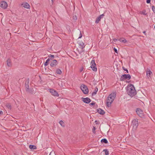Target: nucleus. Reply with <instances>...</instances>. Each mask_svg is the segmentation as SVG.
I'll list each match as a JSON object with an SVG mask.
<instances>
[{
	"instance_id": "a211bd4d",
	"label": "nucleus",
	"mask_w": 155,
	"mask_h": 155,
	"mask_svg": "<svg viewBox=\"0 0 155 155\" xmlns=\"http://www.w3.org/2000/svg\"><path fill=\"white\" fill-rule=\"evenodd\" d=\"M6 62L7 65L8 67H11L12 66V65L11 62V61L10 59H8L6 61Z\"/></svg>"
},
{
	"instance_id": "a19ab883",
	"label": "nucleus",
	"mask_w": 155,
	"mask_h": 155,
	"mask_svg": "<svg viewBox=\"0 0 155 155\" xmlns=\"http://www.w3.org/2000/svg\"><path fill=\"white\" fill-rule=\"evenodd\" d=\"M117 40L116 38H114L113 39V41L115 42H116Z\"/></svg>"
},
{
	"instance_id": "f704fd0d",
	"label": "nucleus",
	"mask_w": 155,
	"mask_h": 155,
	"mask_svg": "<svg viewBox=\"0 0 155 155\" xmlns=\"http://www.w3.org/2000/svg\"><path fill=\"white\" fill-rule=\"evenodd\" d=\"M95 123L96 124H99V121L96 120L95 121Z\"/></svg>"
},
{
	"instance_id": "49530a36",
	"label": "nucleus",
	"mask_w": 155,
	"mask_h": 155,
	"mask_svg": "<svg viewBox=\"0 0 155 155\" xmlns=\"http://www.w3.org/2000/svg\"><path fill=\"white\" fill-rule=\"evenodd\" d=\"M15 155H17V154H15Z\"/></svg>"
},
{
	"instance_id": "37998d69",
	"label": "nucleus",
	"mask_w": 155,
	"mask_h": 155,
	"mask_svg": "<svg viewBox=\"0 0 155 155\" xmlns=\"http://www.w3.org/2000/svg\"><path fill=\"white\" fill-rule=\"evenodd\" d=\"M3 114V112L2 111L0 110V115L2 114Z\"/></svg>"
},
{
	"instance_id": "423d86ee",
	"label": "nucleus",
	"mask_w": 155,
	"mask_h": 155,
	"mask_svg": "<svg viewBox=\"0 0 155 155\" xmlns=\"http://www.w3.org/2000/svg\"><path fill=\"white\" fill-rule=\"evenodd\" d=\"M91 67L92 70L96 72L97 71V68L96 67V64L95 62V60L92 59L91 63Z\"/></svg>"
},
{
	"instance_id": "7ed1b4c3",
	"label": "nucleus",
	"mask_w": 155,
	"mask_h": 155,
	"mask_svg": "<svg viewBox=\"0 0 155 155\" xmlns=\"http://www.w3.org/2000/svg\"><path fill=\"white\" fill-rule=\"evenodd\" d=\"M132 124L133 126L132 129L133 130H136L137 127L138 125V120L136 119H134L133 120L132 122Z\"/></svg>"
},
{
	"instance_id": "f03ea898",
	"label": "nucleus",
	"mask_w": 155,
	"mask_h": 155,
	"mask_svg": "<svg viewBox=\"0 0 155 155\" xmlns=\"http://www.w3.org/2000/svg\"><path fill=\"white\" fill-rule=\"evenodd\" d=\"M116 95V92L112 93L109 95L106 100V104L107 107H109L110 106L111 104L114 101Z\"/></svg>"
},
{
	"instance_id": "2eb2a0df",
	"label": "nucleus",
	"mask_w": 155,
	"mask_h": 155,
	"mask_svg": "<svg viewBox=\"0 0 155 155\" xmlns=\"http://www.w3.org/2000/svg\"><path fill=\"white\" fill-rule=\"evenodd\" d=\"M78 44L80 46V48L81 49H83L85 47L84 43L81 41H79Z\"/></svg>"
},
{
	"instance_id": "bb28decb",
	"label": "nucleus",
	"mask_w": 155,
	"mask_h": 155,
	"mask_svg": "<svg viewBox=\"0 0 155 155\" xmlns=\"http://www.w3.org/2000/svg\"><path fill=\"white\" fill-rule=\"evenodd\" d=\"M59 123L60 124V125L62 127H64V122L62 120H61L59 122Z\"/></svg>"
},
{
	"instance_id": "473e14b6",
	"label": "nucleus",
	"mask_w": 155,
	"mask_h": 155,
	"mask_svg": "<svg viewBox=\"0 0 155 155\" xmlns=\"http://www.w3.org/2000/svg\"><path fill=\"white\" fill-rule=\"evenodd\" d=\"M95 127H93V128L92 129V131L93 133H95Z\"/></svg>"
},
{
	"instance_id": "7c9ffc66",
	"label": "nucleus",
	"mask_w": 155,
	"mask_h": 155,
	"mask_svg": "<svg viewBox=\"0 0 155 155\" xmlns=\"http://www.w3.org/2000/svg\"><path fill=\"white\" fill-rule=\"evenodd\" d=\"M152 8L153 12L155 14V7L154 6H153L152 7Z\"/></svg>"
},
{
	"instance_id": "aec40b11",
	"label": "nucleus",
	"mask_w": 155,
	"mask_h": 155,
	"mask_svg": "<svg viewBox=\"0 0 155 155\" xmlns=\"http://www.w3.org/2000/svg\"><path fill=\"white\" fill-rule=\"evenodd\" d=\"M53 71H55L57 73L59 74H61L62 73L61 70L59 69H57L55 71L54 70H53Z\"/></svg>"
},
{
	"instance_id": "0eeeda50",
	"label": "nucleus",
	"mask_w": 155,
	"mask_h": 155,
	"mask_svg": "<svg viewBox=\"0 0 155 155\" xmlns=\"http://www.w3.org/2000/svg\"><path fill=\"white\" fill-rule=\"evenodd\" d=\"M136 112L137 115L141 117H143L144 115L143 111L140 108H137L136 110Z\"/></svg>"
},
{
	"instance_id": "4468645a",
	"label": "nucleus",
	"mask_w": 155,
	"mask_h": 155,
	"mask_svg": "<svg viewBox=\"0 0 155 155\" xmlns=\"http://www.w3.org/2000/svg\"><path fill=\"white\" fill-rule=\"evenodd\" d=\"M147 76L148 78L150 77L151 75H152V72L149 70L148 69L146 71Z\"/></svg>"
},
{
	"instance_id": "e433bc0d",
	"label": "nucleus",
	"mask_w": 155,
	"mask_h": 155,
	"mask_svg": "<svg viewBox=\"0 0 155 155\" xmlns=\"http://www.w3.org/2000/svg\"><path fill=\"white\" fill-rule=\"evenodd\" d=\"M151 0H147L146 2L147 4H149Z\"/></svg>"
},
{
	"instance_id": "c9c22d12",
	"label": "nucleus",
	"mask_w": 155,
	"mask_h": 155,
	"mask_svg": "<svg viewBox=\"0 0 155 155\" xmlns=\"http://www.w3.org/2000/svg\"><path fill=\"white\" fill-rule=\"evenodd\" d=\"M82 37V35L81 32H80V35H79V37L78 38H81Z\"/></svg>"
},
{
	"instance_id": "ddd939ff",
	"label": "nucleus",
	"mask_w": 155,
	"mask_h": 155,
	"mask_svg": "<svg viewBox=\"0 0 155 155\" xmlns=\"http://www.w3.org/2000/svg\"><path fill=\"white\" fill-rule=\"evenodd\" d=\"M29 78H28L26 79L25 83V88L26 90L29 89Z\"/></svg>"
},
{
	"instance_id": "79ce46f5",
	"label": "nucleus",
	"mask_w": 155,
	"mask_h": 155,
	"mask_svg": "<svg viewBox=\"0 0 155 155\" xmlns=\"http://www.w3.org/2000/svg\"><path fill=\"white\" fill-rule=\"evenodd\" d=\"M73 18L74 20H76L77 19V18L76 16H74L73 17Z\"/></svg>"
},
{
	"instance_id": "f3484780",
	"label": "nucleus",
	"mask_w": 155,
	"mask_h": 155,
	"mask_svg": "<svg viewBox=\"0 0 155 155\" xmlns=\"http://www.w3.org/2000/svg\"><path fill=\"white\" fill-rule=\"evenodd\" d=\"M22 5L24 7L26 8H29L30 7L29 5L27 2H25L22 4Z\"/></svg>"
},
{
	"instance_id": "58836bf2",
	"label": "nucleus",
	"mask_w": 155,
	"mask_h": 155,
	"mask_svg": "<svg viewBox=\"0 0 155 155\" xmlns=\"http://www.w3.org/2000/svg\"><path fill=\"white\" fill-rule=\"evenodd\" d=\"M83 67H82L80 69V72H81L83 71Z\"/></svg>"
},
{
	"instance_id": "5701e85b",
	"label": "nucleus",
	"mask_w": 155,
	"mask_h": 155,
	"mask_svg": "<svg viewBox=\"0 0 155 155\" xmlns=\"http://www.w3.org/2000/svg\"><path fill=\"white\" fill-rule=\"evenodd\" d=\"M29 147L30 149H31L34 150L36 149V146L34 145H30L29 146Z\"/></svg>"
},
{
	"instance_id": "f8f14e48",
	"label": "nucleus",
	"mask_w": 155,
	"mask_h": 155,
	"mask_svg": "<svg viewBox=\"0 0 155 155\" xmlns=\"http://www.w3.org/2000/svg\"><path fill=\"white\" fill-rule=\"evenodd\" d=\"M104 16V14L100 15L98 17H97L96 19L95 23L96 24L98 23L99 21H100L101 19Z\"/></svg>"
},
{
	"instance_id": "f257e3e1",
	"label": "nucleus",
	"mask_w": 155,
	"mask_h": 155,
	"mask_svg": "<svg viewBox=\"0 0 155 155\" xmlns=\"http://www.w3.org/2000/svg\"><path fill=\"white\" fill-rule=\"evenodd\" d=\"M126 89L128 94L130 97H133L136 95L137 93L135 88L133 85L130 84L128 85Z\"/></svg>"
},
{
	"instance_id": "412c9836",
	"label": "nucleus",
	"mask_w": 155,
	"mask_h": 155,
	"mask_svg": "<svg viewBox=\"0 0 155 155\" xmlns=\"http://www.w3.org/2000/svg\"><path fill=\"white\" fill-rule=\"evenodd\" d=\"M26 91L27 92L31 93V94H33L34 93V91L32 89H30L29 88V89H28H28H27Z\"/></svg>"
},
{
	"instance_id": "dca6fc26",
	"label": "nucleus",
	"mask_w": 155,
	"mask_h": 155,
	"mask_svg": "<svg viewBox=\"0 0 155 155\" xmlns=\"http://www.w3.org/2000/svg\"><path fill=\"white\" fill-rule=\"evenodd\" d=\"M97 112L101 115H104L105 114L104 110L101 108L97 109Z\"/></svg>"
},
{
	"instance_id": "6e6552de",
	"label": "nucleus",
	"mask_w": 155,
	"mask_h": 155,
	"mask_svg": "<svg viewBox=\"0 0 155 155\" xmlns=\"http://www.w3.org/2000/svg\"><path fill=\"white\" fill-rule=\"evenodd\" d=\"M58 63V62L55 59H54L51 62L50 65L51 66V67L52 70L54 69L53 68L57 65Z\"/></svg>"
},
{
	"instance_id": "4c0bfd02",
	"label": "nucleus",
	"mask_w": 155,
	"mask_h": 155,
	"mask_svg": "<svg viewBox=\"0 0 155 155\" xmlns=\"http://www.w3.org/2000/svg\"><path fill=\"white\" fill-rule=\"evenodd\" d=\"M123 38H120V39H119V41H120L122 42V41H123Z\"/></svg>"
},
{
	"instance_id": "393cba45",
	"label": "nucleus",
	"mask_w": 155,
	"mask_h": 155,
	"mask_svg": "<svg viewBox=\"0 0 155 155\" xmlns=\"http://www.w3.org/2000/svg\"><path fill=\"white\" fill-rule=\"evenodd\" d=\"M6 107H7L8 109H10V110L11 109V106L10 104L9 103H7L6 104Z\"/></svg>"
},
{
	"instance_id": "1a4fd4ad",
	"label": "nucleus",
	"mask_w": 155,
	"mask_h": 155,
	"mask_svg": "<svg viewBox=\"0 0 155 155\" xmlns=\"http://www.w3.org/2000/svg\"><path fill=\"white\" fill-rule=\"evenodd\" d=\"M8 6V4L5 1H2L0 2V7L4 9L6 8Z\"/></svg>"
},
{
	"instance_id": "2f4dec72",
	"label": "nucleus",
	"mask_w": 155,
	"mask_h": 155,
	"mask_svg": "<svg viewBox=\"0 0 155 155\" xmlns=\"http://www.w3.org/2000/svg\"><path fill=\"white\" fill-rule=\"evenodd\" d=\"M95 104V102H92L91 103H90L89 104V105L90 106H92L94 105Z\"/></svg>"
},
{
	"instance_id": "39448f33",
	"label": "nucleus",
	"mask_w": 155,
	"mask_h": 155,
	"mask_svg": "<svg viewBox=\"0 0 155 155\" xmlns=\"http://www.w3.org/2000/svg\"><path fill=\"white\" fill-rule=\"evenodd\" d=\"M131 76L129 74H124L121 76L120 80V81H123L127 79L129 80L131 79Z\"/></svg>"
},
{
	"instance_id": "c85d7f7f",
	"label": "nucleus",
	"mask_w": 155,
	"mask_h": 155,
	"mask_svg": "<svg viewBox=\"0 0 155 155\" xmlns=\"http://www.w3.org/2000/svg\"><path fill=\"white\" fill-rule=\"evenodd\" d=\"M122 68H123V70H124V71H126V73H129L128 71V70L127 69L125 68L124 67H122Z\"/></svg>"
},
{
	"instance_id": "9d476101",
	"label": "nucleus",
	"mask_w": 155,
	"mask_h": 155,
	"mask_svg": "<svg viewBox=\"0 0 155 155\" xmlns=\"http://www.w3.org/2000/svg\"><path fill=\"white\" fill-rule=\"evenodd\" d=\"M50 92L51 94L54 96L58 97L59 95L58 92L55 90L53 89H51L50 90Z\"/></svg>"
},
{
	"instance_id": "72a5a7b5",
	"label": "nucleus",
	"mask_w": 155,
	"mask_h": 155,
	"mask_svg": "<svg viewBox=\"0 0 155 155\" xmlns=\"http://www.w3.org/2000/svg\"><path fill=\"white\" fill-rule=\"evenodd\" d=\"M114 51L115 52H116L117 53H118L117 50L116 48H114Z\"/></svg>"
},
{
	"instance_id": "9b49d317",
	"label": "nucleus",
	"mask_w": 155,
	"mask_h": 155,
	"mask_svg": "<svg viewBox=\"0 0 155 155\" xmlns=\"http://www.w3.org/2000/svg\"><path fill=\"white\" fill-rule=\"evenodd\" d=\"M82 101L83 102L86 104H89L91 101V100L88 97L83 98L82 97Z\"/></svg>"
},
{
	"instance_id": "c756f323",
	"label": "nucleus",
	"mask_w": 155,
	"mask_h": 155,
	"mask_svg": "<svg viewBox=\"0 0 155 155\" xmlns=\"http://www.w3.org/2000/svg\"><path fill=\"white\" fill-rule=\"evenodd\" d=\"M123 41H122V42H123L124 43H126L127 42V41L124 38H123Z\"/></svg>"
},
{
	"instance_id": "6ab92c4d",
	"label": "nucleus",
	"mask_w": 155,
	"mask_h": 155,
	"mask_svg": "<svg viewBox=\"0 0 155 155\" xmlns=\"http://www.w3.org/2000/svg\"><path fill=\"white\" fill-rule=\"evenodd\" d=\"M98 88L97 87H96L94 91V92L92 93V95L94 96L96 94H97V92L98 91Z\"/></svg>"
},
{
	"instance_id": "cd10ccee",
	"label": "nucleus",
	"mask_w": 155,
	"mask_h": 155,
	"mask_svg": "<svg viewBox=\"0 0 155 155\" xmlns=\"http://www.w3.org/2000/svg\"><path fill=\"white\" fill-rule=\"evenodd\" d=\"M103 151L105 152V155H108L109 154V151L107 149H105Z\"/></svg>"
},
{
	"instance_id": "4be33fe9",
	"label": "nucleus",
	"mask_w": 155,
	"mask_h": 155,
	"mask_svg": "<svg viewBox=\"0 0 155 155\" xmlns=\"http://www.w3.org/2000/svg\"><path fill=\"white\" fill-rule=\"evenodd\" d=\"M48 59L50 60H52L54 58V56L53 55L50 54L48 56Z\"/></svg>"
},
{
	"instance_id": "c03bdc74",
	"label": "nucleus",
	"mask_w": 155,
	"mask_h": 155,
	"mask_svg": "<svg viewBox=\"0 0 155 155\" xmlns=\"http://www.w3.org/2000/svg\"><path fill=\"white\" fill-rule=\"evenodd\" d=\"M143 33L144 34H145L146 33V31H144L143 32Z\"/></svg>"
},
{
	"instance_id": "a878e982",
	"label": "nucleus",
	"mask_w": 155,
	"mask_h": 155,
	"mask_svg": "<svg viewBox=\"0 0 155 155\" xmlns=\"http://www.w3.org/2000/svg\"><path fill=\"white\" fill-rule=\"evenodd\" d=\"M50 61V60H49V59H47L44 63V65L45 66H46L48 65V62Z\"/></svg>"
},
{
	"instance_id": "b1692460",
	"label": "nucleus",
	"mask_w": 155,
	"mask_h": 155,
	"mask_svg": "<svg viewBox=\"0 0 155 155\" xmlns=\"http://www.w3.org/2000/svg\"><path fill=\"white\" fill-rule=\"evenodd\" d=\"M101 142L102 143H108L107 140L105 138L102 139L101 140Z\"/></svg>"
},
{
	"instance_id": "20e7f679",
	"label": "nucleus",
	"mask_w": 155,
	"mask_h": 155,
	"mask_svg": "<svg viewBox=\"0 0 155 155\" xmlns=\"http://www.w3.org/2000/svg\"><path fill=\"white\" fill-rule=\"evenodd\" d=\"M81 89L84 94L88 93L89 91L87 87L84 84H82L80 87Z\"/></svg>"
},
{
	"instance_id": "a18cd8bd",
	"label": "nucleus",
	"mask_w": 155,
	"mask_h": 155,
	"mask_svg": "<svg viewBox=\"0 0 155 155\" xmlns=\"http://www.w3.org/2000/svg\"><path fill=\"white\" fill-rule=\"evenodd\" d=\"M51 155V153H50V154H49V155Z\"/></svg>"
},
{
	"instance_id": "ea45409f",
	"label": "nucleus",
	"mask_w": 155,
	"mask_h": 155,
	"mask_svg": "<svg viewBox=\"0 0 155 155\" xmlns=\"http://www.w3.org/2000/svg\"><path fill=\"white\" fill-rule=\"evenodd\" d=\"M146 12V11H145L144 12L143 11L142 12V13L144 15H147V14L146 13H145V12Z\"/></svg>"
}]
</instances>
